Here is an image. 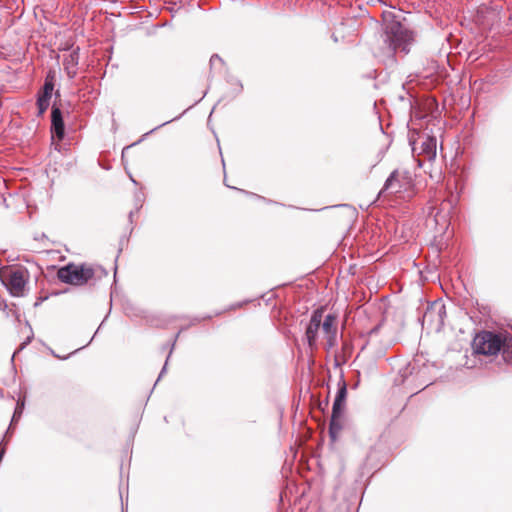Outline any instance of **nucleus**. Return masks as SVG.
Wrapping results in <instances>:
<instances>
[{"mask_svg":"<svg viewBox=\"0 0 512 512\" xmlns=\"http://www.w3.org/2000/svg\"><path fill=\"white\" fill-rule=\"evenodd\" d=\"M6 308H7L6 300L0 296V310H5Z\"/></svg>","mask_w":512,"mask_h":512,"instance_id":"nucleus-15","label":"nucleus"},{"mask_svg":"<svg viewBox=\"0 0 512 512\" xmlns=\"http://www.w3.org/2000/svg\"><path fill=\"white\" fill-rule=\"evenodd\" d=\"M323 318V309H317L313 312L310 322L306 328V338L309 346L312 348L316 344L317 334L321 327V322Z\"/></svg>","mask_w":512,"mask_h":512,"instance_id":"nucleus-8","label":"nucleus"},{"mask_svg":"<svg viewBox=\"0 0 512 512\" xmlns=\"http://www.w3.org/2000/svg\"><path fill=\"white\" fill-rule=\"evenodd\" d=\"M336 320L337 317L333 314H328L324 320L322 319L321 327L323 333L325 334V338L327 341L328 347H333L335 345L336 341V333H337V326H336Z\"/></svg>","mask_w":512,"mask_h":512,"instance_id":"nucleus-9","label":"nucleus"},{"mask_svg":"<svg viewBox=\"0 0 512 512\" xmlns=\"http://www.w3.org/2000/svg\"><path fill=\"white\" fill-rule=\"evenodd\" d=\"M445 316V306L440 303H433L424 313L423 322L433 325L436 330H439L444 325Z\"/></svg>","mask_w":512,"mask_h":512,"instance_id":"nucleus-7","label":"nucleus"},{"mask_svg":"<svg viewBox=\"0 0 512 512\" xmlns=\"http://www.w3.org/2000/svg\"><path fill=\"white\" fill-rule=\"evenodd\" d=\"M49 101H50L49 97H44V96L38 95L37 106H38V110H39V113H38L39 115H43L45 113V111L47 110V108L49 106Z\"/></svg>","mask_w":512,"mask_h":512,"instance_id":"nucleus-12","label":"nucleus"},{"mask_svg":"<svg viewBox=\"0 0 512 512\" xmlns=\"http://www.w3.org/2000/svg\"><path fill=\"white\" fill-rule=\"evenodd\" d=\"M386 34L393 49L406 50L407 44L413 41L412 32L398 21H392L387 25Z\"/></svg>","mask_w":512,"mask_h":512,"instance_id":"nucleus-6","label":"nucleus"},{"mask_svg":"<svg viewBox=\"0 0 512 512\" xmlns=\"http://www.w3.org/2000/svg\"><path fill=\"white\" fill-rule=\"evenodd\" d=\"M437 142L436 138L427 136L421 144V154L425 159L431 161L436 157Z\"/></svg>","mask_w":512,"mask_h":512,"instance_id":"nucleus-11","label":"nucleus"},{"mask_svg":"<svg viewBox=\"0 0 512 512\" xmlns=\"http://www.w3.org/2000/svg\"><path fill=\"white\" fill-rule=\"evenodd\" d=\"M415 195L414 184L411 175L406 171L395 170L386 180L384 187L379 192V198L410 200Z\"/></svg>","mask_w":512,"mask_h":512,"instance_id":"nucleus-1","label":"nucleus"},{"mask_svg":"<svg viewBox=\"0 0 512 512\" xmlns=\"http://www.w3.org/2000/svg\"><path fill=\"white\" fill-rule=\"evenodd\" d=\"M77 60H78V54L76 52H73L72 54H70L69 59H67L66 61L71 62L76 65Z\"/></svg>","mask_w":512,"mask_h":512,"instance_id":"nucleus-14","label":"nucleus"},{"mask_svg":"<svg viewBox=\"0 0 512 512\" xmlns=\"http://www.w3.org/2000/svg\"><path fill=\"white\" fill-rule=\"evenodd\" d=\"M346 395L347 388L346 384L343 382L334 400L331 420L329 424V434L333 440H336V438L338 437L339 433L343 428L342 415L345 406Z\"/></svg>","mask_w":512,"mask_h":512,"instance_id":"nucleus-5","label":"nucleus"},{"mask_svg":"<svg viewBox=\"0 0 512 512\" xmlns=\"http://www.w3.org/2000/svg\"><path fill=\"white\" fill-rule=\"evenodd\" d=\"M0 279L13 297H24L30 280V273L24 266L15 265L0 268Z\"/></svg>","mask_w":512,"mask_h":512,"instance_id":"nucleus-3","label":"nucleus"},{"mask_svg":"<svg viewBox=\"0 0 512 512\" xmlns=\"http://www.w3.org/2000/svg\"><path fill=\"white\" fill-rule=\"evenodd\" d=\"M51 122L52 133L58 138V140H62L65 132L64 121L61 110L56 106L52 107Z\"/></svg>","mask_w":512,"mask_h":512,"instance_id":"nucleus-10","label":"nucleus"},{"mask_svg":"<svg viewBox=\"0 0 512 512\" xmlns=\"http://www.w3.org/2000/svg\"><path fill=\"white\" fill-rule=\"evenodd\" d=\"M53 89H54L53 82L49 81V80H46L45 84H44V86H43V88L41 90V92L39 93V95L51 98Z\"/></svg>","mask_w":512,"mask_h":512,"instance_id":"nucleus-13","label":"nucleus"},{"mask_svg":"<svg viewBox=\"0 0 512 512\" xmlns=\"http://www.w3.org/2000/svg\"><path fill=\"white\" fill-rule=\"evenodd\" d=\"M506 342V337L501 333L481 331L472 341V349L475 354L484 356H496Z\"/></svg>","mask_w":512,"mask_h":512,"instance_id":"nucleus-4","label":"nucleus"},{"mask_svg":"<svg viewBox=\"0 0 512 512\" xmlns=\"http://www.w3.org/2000/svg\"><path fill=\"white\" fill-rule=\"evenodd\" d=\"M101 274L102 270L91 264L69 263L58 270L57 277L64 283L82 286L99 278Z\"/></svg>","mask_w":512,"mask_h":512,"instance_id":"nucleus-2","label":"nucleus"},{"mask_svg":"<svg viewBox=\"0 0 512 512\" xmlns=\"http://www.w3.org/2000/svg\"><path fill=\"white\" fill-rule=\"evenodd\" d=\"M4 453H5V449L0 447V462L3 459Z\"/></svg>","mask_w":512,"mask_h":512,"instance_id":"nucleus-16","label":"nucleus"},{"mask_svg":"<svg viewBox=\"0 0 512 512\" xmlns=\"http://www.w3.org/2000/svg\"><path fill=\"white\" fill-rule=\"evenodd\" d=\"M511 329H512V325H511Z\"/></svg>","mask_w":512,"mask_h":512,"instance_id":"nucleus-17","label":"nucleus"}]
</instances>
